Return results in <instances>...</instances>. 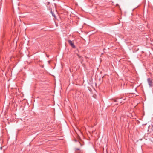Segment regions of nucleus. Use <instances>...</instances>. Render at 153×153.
I'll list each match as a JSON object with an SVG mask.
<instances>
[{"instance_id": "nucleus-1", "label": "nucleus", "mask_w": 153, "mask_h": 153, "mask_svg": "<svg viewBox=\"0 0 153 153\" xmlns=\"http://www.w3.org/2000/svg\"><path fill=\"white\" fill-rule=\"evenodd\" d=\"M147 81L150 86L151 87L153 85V82L152 79H151L150 78H148L147 79Z\"/></svg>"}, {"instance_id": "nucleus-2", "label": "nucleus", "mask_w": 153, "mask_h": 153, "mask_svg": "<svg viewBox=\"0 0 153 153\" xmlns=\"http://www.w3.org/2000/svg\"><path fill=\"white\" fill-rule=\"evenodd\" d=\"M68 42L69 45L73 48H75V46L74 45V43L72 42L70 40H68Z\"/></svg>"}, {"instance_id": "nucleus-3", "label": "nucleus", "mask_w": 153, "mask_h": 153, "mask_svg": "<svg viewBox=\"0 0 153 153\" xmlns=\"http://www.w3.org/2000/svg\"><path fill=\"white\" fill-rule=\"evenodd\" d=\"M80 150V149L79 148H76L75 149V151L76 152H77L78 151H79Z\"/></svg>"}, {"instance_id": "nucleus-4", "label": "nucleus", "mask_w": 153, "mask_h": 153, "mask_svg": "<svg viewBox=\"0 0 153 153\" xmlns=\"http://www.w3.org/2000/svg\"><path fill=\"white\" fill-rule=\"evenodd\" d=\"M78 143L81 146H82L81 144L79 142H78Z\"/></svg>"}, {"instance_id": "nucleus-5", "label": "nucleus", "mask_w": 153, "mask_h": 153, "mask_svg": "<svg viewBox=\"0 0 153 153\" xmlns=\"http://www.w3.org/2000/svg\"><path fill=\"white\" fill-rule=\"evenodd\" d=\"M119 102H120V103H122V102H120V101Z\"/></svg>"}, {"instance_id": "nucleus-6", "label": "nucleus", "mask_w": 153, "mask_h": 153, "mask_svg": "<svg viewBox=\"0 0 153 153\" xmlns=\"http://www.w3.org/2000/svg\"><path fill=\"white\" fill-rule=\"evenodd\" d=\"M115 102H117H117H118V101H117V100H115Z\"/></svg>"}]
</instances>
